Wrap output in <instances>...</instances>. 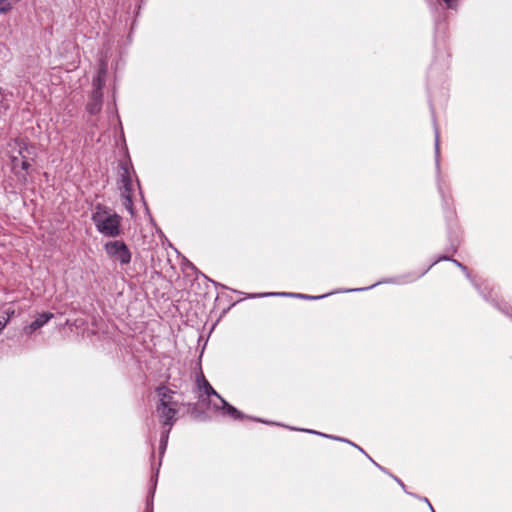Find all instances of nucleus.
Returning a JSON list of instances; mask_svg holds the SVG:
<instances>
[{"label": "nucleus", "instance_id": "2eb2a0df", "mask_svg": "<svg viewBox=\"0 0 512 512\" xmlns=\"http://www.w3.org/2000/svg\"><path fill=\"white\" fill-rule=\"evenodd\" d=\"M280 295H287V294L281 293ZM292 295L299 297V298H303V299H320L323 297V296H309V295H305V294H292Z\"/></svg>", "mask_w": 512, "mask_h": 512}, {"label": "nucleus", "instance_id": "1a4fd4ad", "mask_svg": "<svg viewBox=\"0 0 512 512\" xmlns=\"http://www.w3.org/2000/svg\"><path fill=\"white\" fill-rule=\"evenodd\" d=\"M102 97V92H92L91 101L87 105L90 114H97L101 110Z\"/></svg>", "mask_w": 512, "mask_h": 512}, {"label": "nucleus", "instance_id": "f3484780", "mask_svg": "<svg viewBox=\"0 0 512 512\" xmlns=\"http://www.w3.org/2000/svg\"><path fill=\"white\" fill-rule=\"evenodd\" d=\"M170 431V428H168V430L162 435V438H161V447L164 449L165 446H166V443H167V439H168V433Z\"/></svg>", "mask_w": 512, "mask_h": 512}, {"label": "nucleus", "instance_id": "0eeeda50", "mask_svg": "<svg viewBox=\"0 0 512 512\" xmlns=\"http://www.w3.org/2000/svg\"><path fill=\"white\" fill-rule=\"evenodd\" d=\"M157 394L159 396L158 406H177V403L173 400L174 392L171 389L165 386L159 387Z\"/></svg>", "mask_w": 512, "mask_h": 512}, {"label": "nucleus", "instance_id": "f03ea898", "mask_svg": "<svg viewBox=\"0 0 512 512\" xmlns=\"http://www.w3.org/2000/svg\"><path fill=\"white\" fill-rule=\"evenodd\" d=\"M107 255L123 265L131 261V252L123 241H109L104 245Z\"/></svg>", "mask_w": 512, "mask_h": 512}, {"label": "nucleus", "instance_id": "20e7f679", "mask_svg": "<svg viewBox=\"0 0 512 512\" xmlns=\"http://www.w3.org/2000/svg\"><path fill=\"white\" fill-rule=\"evenodd\" d=\"M157 412L162 423L171 428L176 421L177 406H157Z\"/></svg>", "mask_w": 512, "mask_h": 512}, {"label": "nucleus", "instance_id": "39448f33", "mask_svg": "<svg viewBox=\"0 0 512 512\" xmlns=\"http://www.w3.org/2000/svg\"><path fill=\"white\" fill-rule=\"evenodd\" d=\"M53 317L54 314L51 312H44L42 314H39L38 317L33 322H31L29 325L23 328L24 333L27 335H31L36 330L43 327Z\"/></svg>", "mask_w": 512, "mask_h": 512}, {"label": "nucleus", "instance_id": "9d476101", "mask_svg": "<svg viewBox=\"0 0 512 512\" xmlns=\"http://www.w3.org/2000/svg\"><path fill=\"white\" fill-rule=\"evenodd\" d=\"M11 166L13 172L18 176L19 180L25 183L27 180V170L21 169V158L18 155L11 156Z\"/></svg>", "mask_w": 512, "mask_h": 512}, {"label": "nucleus", "instance_id": "6e6552de", "mask_svg": "<svg viewBox=\"0 0 512 512\" xmlns=\"http://www.w3.org/2000/svg\"><path fill=\"white\" fill-rule=\"evenodd\" d=\"M221 406L215 405L216 409H221L224 414L230 416L235 420H242L245 418L244 414L237 410L234 406L230 405L226 400L220 398Z\"/></svg>", "mask_w": 512, "mask_h": 512}, {"label": "nucleus", "instance_id": "a211bd4d", "mask_svg": "<svg viewBox=\"0 0 512 512\" xmlns=\"http://www.w3.org/2000/svg\"><path fill=\"white\" fill-rule=\"evenodd\" d=\"M458 0H444L448 8H452Z\"/></svg>", "mask_w": 512, "mask_h": 512}, {"label": "nucleus", "instance_id": "9b49d317", "mask_svg": "<svg viewBox=\"0 0 512 512\" xmlns=\"http://www.w3.org/2000/svg\"><path fill=\"white\" fill-rule=\"evenodd\" d=\"M120 190L121 195H131L132 193V180L130 178L128 169L123 168V172L121 173V181H120Z\"/></svg>", "mask_w": 512, "mask_h": 512}, {"label": "nucleus", "instance_id": "aec40b11", "mask_svg": "<svg viewBox=\"0 0 512 512\" xmlns=\"http://www.w3.org/2000/svg\"><path fill=\"white\" fill-rule=\"evenodd\" d=\"M454 263H455L457 266L461 267L463 270H465V269H466V267H465V266H463V265H462L460 262H458L457 260H454Z\"/></svg>", "mask_w": 512, "mask_h": 512}, {"label": "nucleus", "instance_id": "f8f14e48", "mask_svg": "<svg viewBox=\"0 0 512 512\" xmlns=\"http://www.w3.org/2000/svg\"><path fill=\"white\" fill-rule=\"evenodd\" d=\"M198 386L200 389H203L205 394L207 396H216L219 400L222 398L215 389L209 384V382L205 379V377L202 375L201 379L198 380Z\"/></svg>", "mask_w": 512, "mask_h": 512}, {"label": "nucleus", "instance_id": "f257e3e1", "mask_svg": "<svg viewBox=\"0 0 512 512\" xmlns=\"http://www.w3.org/2000/svg\"><path fill=\"white\" fill-rule=\"evenodd\" d=\"M97 231L107 237L121 234V217L111 209L98 204L91 217Z\"/></svg>", "mask_w": 512, "mask_h": 512}, {"label": "nucleus", "instance_id": "dca6fc26", "mask_svg": "<svg viewBox=\"0 0 512 512\" xmlns=\"http://www.w3.org/2000/svg\"><path fill=\"white\" fill-rule=\"evenodd\" d=\"M9 321V315H0V332L5 328Z\"/></svg>", "mask_w": 512, "mask_h": 512}, {"label": "nucleus", "instance_id": "ddd939ff", "mask_svg": "<svg viewBox=\"0 0 512 512\" xmlns=\"http://www.w3.org/2000/svg\"><path fill=\"white\" fill-rule=\"evenodd\" d=\"M20 0H0V13L5 14L9 12L13 5L18 3Z\"/></svg>", "mask_w": 512, "mask_h": 512}, {"label": "nucleus", "instance_id": "7ed1b4c3", "mask_svg": "<svg viewBox=\"0 0 512 512\" xmlns=\"http://www.w3.org/2000/svg\"><path fill=\"white\" fill-rule=\"evenodd\" d=\"M17 146L18 156L21 158V169L28 170L31 166V161H33L36 156L35 148L24 141L17 142Z\"/></svg>", "mask_w": 512, "mask_h": 512}, {"label": "nucleus", "instance_id": "6ab92c4d", "mask_svg": "<svg viewBox=\"0 0 512 512\" xmlns=\"http://www.w3.org/2000/svg\"><path fill=\"white\" fill-rule=\"evenodd\" d=\"M14 314V310H10V309H7L2 315H9V319L11 318V316Z\"/></svg>", "mask_w": 512, "mask_h": 512}, {"label": "nucleus", "instance_id": "423d86ee", "mask_svg": "<svg viewBox=\"0 0 512 512\" xmlns=\"http://www.w3.org/2000/svg\"><path fill=\"white\" fill-rule=\"evenodd\" d=\"M107 75V63L104 60L100 61L99 69L96 77L93 79V92H102V87L105 85Z\"/></svg>", "mask_w": 512, "mask_h": 512}, {"label": "nucleus", "instance_id": "4468645a", "mask_svg": "<svg viewBox=\"0 0 512 512\" xmlns=\"http://www.w3.org/2000/svg\"><path fill=\"white\" fill-rule=\"evenodd\" d=\"M122 197V205L130 212L131 215L134 214L133 211V201L131 195L125 194L121 195Z\"/></svg>", "mask_w": 512, "mask_h": 512}]
</instances>
